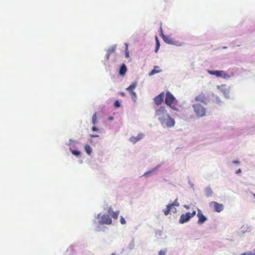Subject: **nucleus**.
<instances>
[{
    "mask_svg": "<svg viewBox=\"0 0 255 255\" xmlns=\"http://www.w3.org/2000/svg\"><path fill=\"white\" fill-rule=\"evenodd\" d=\"M155 116L163 126L172 128L175 125V122L174 120L170 116L165 108L163 106L160 107L155 111Z\"/></svg>",
    "mask_w": 255,
    "mask_h": 255,
    "instance_id": "1",
    "label": "nucleus"
},
{
    "mask_svg": "<svg viewBox=\"0 0 255 255\" xmlns=\"http://www.w3.org/2000/svg\"><path fill=\"white\" fill-rule=\"evenodd\" d=\"M165 104L170 107L172 109L176 110L177 109L175 107L176 104V100L173 95L169 92L166 93Z\"/></svg>",
    "mask_w": 255,
    "mask_h": 255,
    "instance_id": "2",
    "label": "nucleus"
},
{
    "mask_svg": "<svg viewBox=\"0 0 255 255\" xmlns=\"http://www.w3.org/2000/svg\"><path fill=\"white\" fill-rule=\"evenodd\" d=\"M160 36L165 43L171 45H177L176 42L173 37L170 35H164L163 34L161 26H160Z\"/></svg>",
    "mask_w": 255,
    "mask_h": 255,
    "instance_id": "3",
    "label": "nucleus"
},
{
    "mask_svg": "<svg viewBox=\"0 0 255 255\" xmlns=\"http://www.w3.org/2000/svg\"><path fill=\"white\" fill-rule=\"evenodd\" d=\"M196 214V212L194 210L191 213L187 212L185 214H182L179 219V223L181 224H184L188 222L192 217H194Z\"/></svg>",
    "mask_w": 255,
    "mask_h": 255,
    "instance_id": "4",
    "label": "nucleus"
},
{
    "mask_svg": "<svg viewBox=\"0 0 255 255\" xmlns=\"http://www.w3.org/2000/svg\"><path fill=\"white\" fill-rule=\"evenodd\" d=\"M195 113L198 117H203L205 115L206 109L200 104H195L193 106Z\"/></svg>",
    "mask_w": 255,
    "mask_h": 255,
    "instance_id": "5",
    "label": "nucleus"
},
{
    "mask_svg": "<svg viewBox=\"0 0 255 255\" xmlns=\"http://www.w3.org/2000/svg\"><path fill=\"white\" fill-rule=\"evenodd\" d=\"M136 83L134 82L132 83L129 87L126 88V90L130 93L131 98L134 102H135L137 99L136 94L133 91V90L136 87Z\"/></svg>",
    "mask_w": 255,
    "mask_h": 255,
    "instance_id": "6",
    "label": "nucleus"
},
{
    "mask_svg": "<svg viewBox=\"0 0 255 255\" xmlns=\"http://www.w3.org/2000/svg\"><path fill=\"white\" fill-rule=\"evenodd\" d=\"M210 207H213L215 211L221 212L224 209V206L222 204L213 201L210 203Z\"/></svg>",
    "mask_w": 255,
    "mask_h": 255,
    "instance_id": "7",
    "label": "nucleus"
},
{
    "mask_svg": "<svg viewBox=\"0 0 255 255\" xmlns=\"http://www.w3.org/2000/svg\"><path fill=\"white\" fill-rule=\"evenodd\" d=\"M112 220L110 216L108 214H104L101 218L99 223L101 225L102 224H106V225H110L112 224Z\"/></svg>",
    "mask_w": 255,
    "mask_h": 255,
    "instance_id": "8",
    "label": "nucleus"
},
{
    "mask_svg": "<svg viewBox=\"0 0 255 255\" xmlns=\"http://www.w3.org/2000/svg\"><path fill=\"white\" fill-rule=\"evenodd\" d=\"M164 98V93L163 92H161L158 96H156L154 98V101L156 105H159L162 104L163 101V99Z\"/></svg>",
    "mask_w": 255,
    "mask_h": 255,
    "instance_id": "9",
    "label": "nucleus"
},
{
    "mask_svg": "<svg viewBox=\"0 0 255 255\" xmlns=\"http://www.w3.org/2000/svg\"><path fill=\"white\" fill-rule=\"evenodd\" d=\"M197 217H198V223L199 224H202L207 220L206 217L203 214L202 211L199 209L198 210Z\"/></svg>",
    "mask_w": 255,
    "mask_h": 255,
    "instance_id": "10",
    "label": "nucleus"
},
{
    "mask_svg": "<svg viewBox=\"0 0 255 255\" xmlns=\"http://www.w3.org/2000/svg\"><path fill=\"white\" fill-rule=\"evenodd\" d=\"M144 136V134L143 133H140L136 136H131L129 138V140L133 143H135L136 142L143 138Z\"/></svg>",
    "mask_w": 255,
    "mask_h": 255,
    "instance_id": "11",
    "label": "nucleus"
},
{
    "mask_svg": "<svg viewBox=\"0 0 255 255\" xmlns=\"http://www.w3.org/2000/svg\"><path fill=\"white\" fill-rule=\"evenodd\" d=\"M195 101L196 102H200L205 103L207 101V98L205 96V94L201 93L195 97Z\"/></svg>",
    "mask_w": 255,
    "mask_h": 255,
    "instance_id": "12",
    "label": "nucleus"
},
{
    "mask_svg": "<svg viewBox=\"0 0 255 255\" xmlns=\"http://www.w3.org/2000/svg\"><path fill=\"white\" fill-rule=\"evenodd\" d=\"M171 204H169L167 206L166 208L163 210L164 214L165 215H167L170 212L175 213L176 212V209L174 206H170Z\"/></svg>",
    "mask_w": 255,
    "mask_h": 255,
    "instance_id": "13",
    "label": "nucleus"
},
{
    "mask_svg": "<svg viewBox=\"0 0 255 255\" xmlns=\"http://www.w3.org/2000/svg\"><path fill=\"white\" fill-rule=\"evenodd\" d=\"M108 213L111 215L113 219H117L118 218L119 214L120 213V211L119 210H117L114 212L113 211L112 208L110 207L109 208L108 210Z\"/></svg>",
    "mask_w": 255,
    "mask_h": 255,
    "instance_id": "14",
    "label": "nucleus"
},
{
    "mask_svg": "<svg viewBox=\"0 0 255 255\" xmlns=\"http://www.w3.org/2000/svg\"><path fill=\"white\" fill-rule=\"evenodd\" d=\"M210 73L211 74H212V75H216L217 77H225V76L227 75L225 71H222V70H220V71H218V70L213 71H211Z\"/></svg>",
    "mask_w": 255,
    "mask_h": 255,
    "instance_id": "15",
    "label": "nucleus"
},
{
    "mask_svg": "<svg viewBox=\"0 0 255 255\" xmlns=\"http://www.w3.org/2000/svg\"><path fill=\"white\" fill-rule=\"evenodd\" d=\"M127 70V69L126 65L125 64H123L120 67L119 74L121 75H124L126 74Z\"/></svg>",
    "mask_w": 255,
    "mask_h": 255,
    "instance_id": "16",
    "label": "nucleus"
},
{
    "mask_svg": "<svg viewBox=\"0 0 255 255\" xmlns=\"http://www.w3.org/2000/svg\"><path fill=\"white\" fill-rule=\"evenodd\" d=\"M205 194L206 197H211L213 195V191L210 187H207L205 189Z\"/></svg>",
    "mask_w": 255,
    "mask_h": 255,
    "instance_id": "17",
    "label": "nucleus"
},
{
    "mask_svg": "<svg viewBox=\"0 0 255 255\" xmlns=\"http://www.w3.org/2000/svg\"><path fill=\"white\" fill-rule=\"evenodd\" d=\"M116 46L115 45V46H112L111 48H109L108 50L107 54V59H109V56L110 55V54H111L112 53H113V52H115V51L116 50Z\"/></svg>",
    "mask_w": 255,
    "mask_h": 255,
    "instance_id": "18",
    "label": "nucleus"
},
{
    "mask_svg": "<svg viewBox=\"0 0 255 255\" xmlns=\"http://www.w3.org/2000/svg\"><path fill=\"white\" fill-rule=\"evenodd\" d=\"M220 90L224 93V94L226 96L229 95V89L226 88V86L225 85H221V86L220 87Z\"/></svg>",
    "mask_w": 255,
    "mask_h": 255,
    "instance_id": "19",
    "label": "nucleus"
},
{
    "mask_svg": "<svg viewBox=\"0 0 255 255\" xmlns=\"http://www.w3.org/2000/svg\"><path fill=\"white\" fill-rule=\"evenodd\" d=\"M84 149H85V150L86 151V152L88 154V155H90L91 153H92V148L91 147V146L88 145V144H86L84 146Z\"/></svg>",
    "mask_w": 255,
    "mask_h": 255,
    "instance_id": "20",
    "label": "nucleus"
},
{
    "mask_svg": "<svg viewBox=\"0 0 255 255\" xmlns=\"http://www.w3.org/2000/svg\"><path fill=\"white\" fill-rule=\"evenodd\" d=\"M156 40V47L155 48V52L157 53L160 47V43L157 36L155 37Z\"/></svg>",
    "mask_w": 255,
    "mask_h": 255,
    "instance_id": "21",
    "label": "nucleus"
},
{
    "mask_svg": "<svg viewBox=\"0 0 255 255\" xmlns=\"http://www.w3.org/2000/svg\"><path fill=\"white\" fill-rule=\"evenodd\" d=\"M97 113H95L92 117V123L93 125H95L97 123Z\"/></svg>",
    "mask_w": 255,
    "mask_h": 255,
    "instance_id": "22",
    "label": "nucleus"
},
{
    "mask_svg": "<svg viewBox=\"0 0 255 255\" xmlns=\"http://www.w3.org/2000/svg\"><path fill=\"white\" fill-rule=\"evenodd\" d=\"M171 204L170 206H177V207H178L179 206V203L178 202L177 198L176 199L174 200V201L172 204Z\"/></svg>",
    "mask_w": 255,
    "mask_h": 255,
    "instance_id": "23",
    "label": "nucleus"
},
{
    "mask_svg": "<svg viewBox=\"0 0 255 255\" xmlns=\"http://www.w3.org/2000/svg\"><path fill=\"white\" fill-rule=\"evenodd\" d=\"M70 150H71L72 153L75 155L78 156L80 154V152L78 151L72 150L71 149H70Z\"/></svg>",
    "mask_w": 255,
    "mask_h": 255,
    "instance_id": "24",
    "label": "nucleus"
},
{
    "mask_svg": "<svg viewBox=\"0 0 255 255\" xmlns=\"http://www.w3.org/2000/svg\"><path fill=\"white\" fill-rule=\"evenodd\" d=\"M120 222L122 225H125L126 223V221L123 216L120 217Z\"/></svg>",
    "mask_w": 255,
    "mask_h": 255,
    "instance_id": "25",
    "label": "nucleus"
},
{
    "mask_svg": "<svg viewBox=\"0 0 255 255\" xmlns=\"http://www.w3.org/2000/svg\"><path fill=\"white\" fill-rule=\"evenodd\" d=\"M126 56L127 58H128L129 57V53L128 51V44H126Z\"/></svg>",
    "mask_w": 255,
    "mask_h": 255,
    "instance_id": "26",
    "label": "nucleus"
},
{
    "mask_svg": "<svg viewBox=\"0 0 255 255\" xmlns=\"http://www.w3.org/2000/svg\"><path fill=\"white\" fill-rule=\"evenodd\" d=\"M166 252V250H161L159 252L158 255H165Z\"/></svg>",
    "mask_w": 255,
    "mask_h": 255,
    "instance_id": "27",
    "label": "nucleus"
},
{
    "mask_svg": "<svg viewBox=\"0 0 255 255\" xmlns=\"http://www.w3.org/2000/svg\"><path fill=\"white\" fill-rule=\"evenodd\" d=\"M114 106L116 108L119 107H120V103L117 100L114 103Z\"/></svg>",
    "mask_w": 255,
    "mask_h": 255,
    "instance_id": "28",
    "label": "nucleus"
},
{
    "mask_svg": "<svg viewBox=\"0 0 255 255\" xmlns=\"http://www.w3.org/2000/svg\"><path fill=\"white\" fill-rule=\"evenodd\" d=\"M159 71H157V70L153 69L152 70V71L150 73V74H154L155 73H158Z\"/></svg>",
    "mask_w": 255,
    "mask_h": 255,
    "instance_id": "29",
    "label": "nucleus"
},
{
    "mask_svg": "<svg viewBox=\"0 0 255 255\" xmlns=\"http://www.w3.org/2000/svg\"><path fill=\"white\" fill-rule=\"evenodd\" d=\"M92 129L93 131H97L98 130V128L94 126L92 127Z\"/></svg>",
    "mask_w": 255,
    "mask_h": 255,
    "instance_id": "30",
    "label": "nucleus"
},
{
    "mask_svg": "<svg viewBox=\"0 0 255 255\" xmlns=\"http://www.w3.org/2000/svg\"><path fill=\"white\" fill-rule=\"evenodd\" d=\"M241 172V169H238L236 171V174H238L239 173H240Z\"/></svg>",
    "mask_w": 255,
    "mask_h": 255,
    "instance_id": "31",
    "label": "nucleus"
},
{
    "mask_svg": "<svg viewBox=\"0 0 255 255\" xmlns=\"http://www.w3.org/2000/svg\"><path fill=\"white\" fill-rule=\"evenodd\" d=\"M233 163H235V164H238V163H239L240 162L238 161L235 160V161H233Z\"/></svg>",
    "mask_w": 255,
    "mask_h": 255,
    "instance_id": "32",
    "label": "nucleus"
},
{
    "mask_svg": "<svg viewBox=\"0 0 255 255\" xmlns=\"http://www.w3.org/2000/svg\"><path fill=\"white\" fill-rule=\"evenodd\" d=\"M90 136H91V137H98V135H93V134H91V135H90Z\"/></svg>",
    "mask_w": 255,
    "mask_h": 255,
    "instance_id": "33",
    "label": "nucleus"
},
{
    "mask_svg": "<svg viewBox=\"0 0 255 255\" xmlns=\"http://www.w3.org/2000/svg\"><path fill=\"white\" fill-rule=\"evenodd\" d=\"M120 94L121 95H122V96H124L125 95V94L124 92H121L120 93Z\"/></svg>",
    "mask_w": 255,
    "mask_h": 255,
    "instance_id": "34",
    "label": "nucleus"
},
{
    "mask_svg": "<svg viewBox=\"0 0 255 255\" xmlns=\"http://www.w3.org/2000/svg\"><path fill=\"white\" fill-rule=\"evenodd\" d=\"M184 207L186 208L187 209H189V206H188V205H185Z\"/></svg>",
    "mask_w": 255,
    "mask_h": 255,
    "instance_id": "35",
    "label": "nucleus"
},
{
    "mask_svg": "<svg viewBox=\"0 0 255 255\" xmlns=\"http://www.w3.org/2000/svg\"><path fill=\"white\" fill-rule=\"evenodd\" d=\"M242 255H249V254L244 253V254H242Z\"/></svg>",
    "mask_w": 255,
    "mask_h": 255,
    "instance_id": "36",
    "label": "nucleus"
},
{
    "mask_svg": "<svg viewBox=\"0 0 255 255\" xmlns=\"http://www.w3.org/2000/svg\"><path fill=\"white\" fill-rule=\"evenodd\" d=\"M110 120H112L113 119V118H110Z\"/></svg>",
    "mask_w": 255,
    "mask_h": 255,
    "instance_id": "37",
    "label": "nucleus"
},
{
    "mask_svg": "<svg viewBox=\"0 0 255 255\" xmlns=\"http://www.w3.org/2000/svg\"><path fill=\"white\" fill-rule=\"evenodd\" d=\"M254 197L255 198V194L254 195Z\"/></svg>",
    "mask_w": 255,
    "mask_h": 255,
    "instance_id": "38",
    "label": "nucleus"
}]
</instances>
